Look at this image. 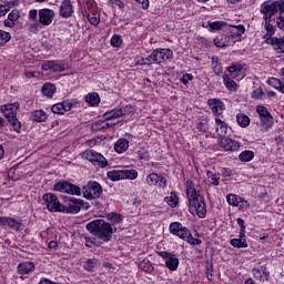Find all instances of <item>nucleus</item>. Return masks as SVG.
<instances>
[{"instance_id": "f257e3e1", "label": "nucleus", "mask_w": 284, "mask_h": 284, "mask_svg": "<svg viewBox=\"0 0 284 284\" xmlns=\"http://www.w3.org/2000/svg\"><path fill=\"white\" fill-rule=\"evenodd\" d=\"M87 230L99 239V241H103V243H110L112 241V235L116 231V227H112L111 223L105 222V220H93L87 224Z\"/></svg>"}, {"instance_id": "f03ea898", "label": "nucleus", "mask_w": 284, "mask_h": 284, "mask_svg": "<svg viewBox=\"0 0 284 284\" xmlns=\"http://www.w3.org/2000/svg\"><path fill=\"white\" fill-rule=\"evenodd\" d=\"M186 196L191 214L195 212L199 219H205V216H207V207L205 206V199H203V195H201L196 189L187 186Z\"/></svg>"}, {"instance_id": "7ed1b4c3", "label": "nucleus", "mask_w": 284, "mask_h": 284, "mask_svg": "<svg viewBox=\"0 0 284 284\" xmlns=\"http://www.w3.org/2000/svg\"><path fill=\"white\" fill-rule=\"evenodd\" d=\"M169 232L173 234V236H178L182 241H186L190 245H201V240L192 236V233L187 227L183 226L181 222H173L169 226Z\"/></svg>"}, {"instance_id": "20e7f679", "label": "nucleus", "mask_w": 284, "mask_h": 284, "mask_svg": "<svg viewBox=\"0 0 284 284\" xmlns=\"http://www.w3.org/2000/svg\"><path fill=\"white\" fill-rule=\"evenodd\" d=\"M62 201L64 204H62L61 212L63 214H79L81 210H88L90 206L88 205V202H84L81 199L71 197L68 195L62 196Z\"/></svg>"}, {"instance_id": "39448f33", "label": "nucleus", "mask_w": 284, "mask_h": 284, "mask_svg": "<svg viewBox=\"0 0 284 284\" xmlns=\"http://www.w3.org/2000/svg\"><path fill=\"white\" fill-rule=\"evenodd\" d=\"M260 12L263 14L264 20H272V17L278 14V12L284 14V0H267L261 4Z\"/></svg>"}, {"instance_id": "423d86ee", "label": "nucleus", "mask_w": 284, "mask_h": 284, "mask_svg": "<svg viewBox=\"0 0 284 284\" xmlns=\"http://www.w3.org/2000/svg\"><path fill=\"white\" fill-rule=\"evenodd\" d=\"M18 106L14 104H6L0 106V112L4 114L8 123L13 128L14 132H21V122L17 118Z\"/></svg>"}, {"instance_id": "0eeeda50", "label": "nucleus", "mask_w": 284, "mask_h": 284, "mask_svg": "<svg viewBox=\"0 0 284 284\" xmlns=\"http://www.w3.org/2000/svg\"><path fill=\"white\" fill-rule=\"evenodd\" d=\"M106 176L110 181H123V179L134 181L139 176V172L136 170H113L109 171Z\"/></svg>"}, {"instance_id": "6e6552de", "label": "nucleus", "mask_w": 284, "mask_h": 284, "mask_svg": "<svg viewBox=\"0 0 284 284\" xmlns=\"http://www.w3.org/2000/svg\"><path fill=\"white\" fill-rule=\"evenodd\" d=\"M82 194L84 199L93 201L94 199H100L103 194V187L99 182H89L87 186H83Z\"/></svg>"}, {"instance_id": "1a4fd4ad", "label": "nucleus", "mask_w": 284, "mask_h": 284, "mask_svg": "<svg viewBox=\"0 0 284 284\" xmlns=\"http://www.w3.org/2000/svg\"><path fill=\"white\" fill-rule=\"evenodd\" d=\"M82 159L90 161L93 165H99L100 168H108V160L99 152L94 150H85L82 152Z\"/></svg>"}, {"instance_id": "9d476101", "label": "nucleus", "mask_w": 284, "mask_h": 284, "mask_svg": "<svg viewBox=\"0 0 284 284\" xmlns=\"http://www.w3.org/2000/svg\"><path fill=\"white\" fill-rule=\"evenodd\" d=\"M42 201H44L49 212H61L63 204L59 202V197L55 194L45 193L42 195Z\"/></svg>"}, {"instance_id": "9b49d317", "label": "nucleus", "mask_w": 284, "mask_h": 284, "mask_svg": "<svg viewBox=\"0 0 284 284\" xmlns=\"http://www.w3.org/2000/svg\"><path fill=\"white\" fill-rule=\"evenodd\" d=\"M38 17L40 26H51L52 21H54V10L40 9Z\"/></svg>"}, {"instance_id": "f8f14e48", "label": "nucleus", "mask_w": 284, "mask_h": 284, "mask_svg": "<svg viewBox=\"0 0 284 284\" xmlns=\"http://www.w3.org/2000/svg\"><path fill=\"white\" fill-rule=\"evenodd\" d=\"M174 52L170 49H155L153 51V58H154V63H163L165 61H169V59H172Z\"/></svg>"}, {"instance_id": "ddd939ff", "label": "nucleus", "mask_w": 284, "mask_h": 284, "mask_svg": "<svg viewBox=\"0 0 284 284\" xmlns=\"http://www.w3.org/2000/svg\"><path fill=\"white\" fill-rule=\"evenodd\" d=\"M73 105L74 103H72V100H64L53 104L51 111L53 114H65V112H70V110H72Z\"/></svg>"}, {"instance_id": "4468645a", "label": "nucleus", "mask_w": 284, "mask_h": 284, "mask_svg": "<svg viewBox=\"0 0 284 284\" xmlns=\"http://www.w3.org/2000/svg\"><path fill=\"white\" fill-rule=\"evenodd\" d=\"M59 14L62 19H70L74 14V7L72 6V1L63 0L60 6Z\"/></svg>"}, {"instance_id": "2eb2a0df", "label": "nucleus", "mask_w": 284, "mask_h": 284, "mask_svg": "<svg viewBox=\"0 0 284 284\" xmlns=\"http://www.w3.org/2000/svg\"><path fill=\"white\" fill-rule=\"evenodd\" d=\"M220 145L226 152H237V150H241V144L237 141H234L230 138H222L220 140Z\"/></svg>"}, {"instance_id": "dca6fc26", "label": "nucleus", "mask_w": 284, "mask_h": 284, "mask_svg": "<svg viewBox=\"0 0 284 284\" xmlns=\"http://www.w3.org/2000/svg\"><path fill=\"white\" fill-rule=\"evenodd\" d=\"M42 70H44V72H63L65 67L61 63H57V61H45L42 64Z\"/></svg>"}, {"instance_id": "f3484780", "label": "nucleus", "mask_w": 284, "mask_h": 284, "mask_svg": "<svg viewBox=\"0 0 284 284\" xmlns=\"http://www.w3.org/2000/svg\"><path fill=\"white\" fill-rule=\"evenodd\" d=\"M209 106L211 108L213 114L221 115L223 110H225V104L220 99H210Z\"/></svg>"}, {"instance_id": "a211bd4d", "label": "nucleus", "mask_w": 284, "mask_h": 284, "mask_svg": "<svg viewBox=\"0 0 284 284\" xmlns=\"http://www.w3.org/2000/svg\"><path fill=\"white\" fill-rule=\"evenodd\" d=\"M37 266L34 265V262H21L18 264V273L19 274H30V272H34Z\"/></svg>"}, {"instance_id": "6ab92c4d", "label": "nucleus", "mask_w": 284, "mask_h": 284, "mask_svg": "<svg viewBox=\"0 0 284 284\" xmlns=\"http://www.w3.org/2000/svg\"><path fill=\"white\" fill-rule=\"evenodd\" d=\"M129 148L130 141L126 139H119L114 145V150L118 152V154H123V152H125Z\"/></svg>"}, {"instance_id": "aec40b11", "label": "nucleus", "mask_w": 284, "mask_h": 284, "mask_svg": "<svg viewBox=\"0 0 284 284\" xmlns=\"http://www.w3.org/2000/svg\"><path fill=\"white\" fill-rule=\"evenodd\" d=\"M31 119L32 121H36V123H45L48 114L43 110H37L32 112Z\"/></svg>"}, {"instance_id": "412c9836", "label": "nucleus", "mask_w": 284, "mask_h": 284, "mask_svg": "<svg viewBox=\"0 0 284 284\" xmlns=\"http://www.w3.org/2000/svg\"><path fill=\"white\" fill-rule=\"evenodd\" d=\"M165 266L171 272H176V270H179V257H176L174 254H171L168 261H165Z\"/></svg>"}, {"instance_id": "4be33fe9", "label": "nucleus", "mask_w": 284, "mask_h": 284, "mask_svg": "<svg viewBox=\"0 0 284 284\" xmlns=\"http://www.w3.org/2000/svg\"><path fill=\"white\" fill-rule=\"evenodd\" d=\"M254 278L261 281L263 276H270V271H267V266H257L252 270Z\"/></svg>"}, {"instance_id": "5701e85b", "label": "nucleus", "mask_w": 284, "mask_h": 284, "mask_svg": "<svg viewBox=\"0 0 284 284\" xmlns=\"http://www.w3.org/2000/svg\"><path fill=\"white\" fill-rule=\"evenodd\" d=\"M215 125H216L215 131L219 134V136H225V134H227V123L216 118Z\"/></svg>"}, {"instance_id": "b1692460", "label": "nucleus", "mask_w": 284, "mask_h": 284, "mask_svg": "<svg viewBox=\"0 0 284 284\" xmlns=\"http://www.w3.org/2000/svg\"><path fill=\"white\" fill-rule=\"evenodd\" d=\"M214 45L216 48H227L230 45V38L225 34H220L214 39Z\"/></svg>"}, {"instance_id": "393cba45", "label": "nucleus", "mask_w": 284, "mask_h": 284, "mask_svg": "<svg viewBox=\"0 0 284 284\" xmlns=\"http://www.w3.org/2000/svg\"><path fill=\"white\" fill-rule=\"evenodd\" d=\"M41 92L44 97H48L49 99H52L54 95V92H57V87L52 83H44Z\"/></svg>"}, {"instance_id": "a878e982", "label": "nucleus", "mask_w": 284, "mask_h": 284, "mask_svg": "<svg viewBox=\"0 0 284 284\" xmlns=\"http://www.w3.org/2000/svg\"><path fill=\"white\" fill-rule=\"evenodd\" d=\"M112 125H116V123L110 124L105 121H98L92 124L93 132H101V130H108L109 128H112Z\"/></svg>"}, {"instance_id": "bb28decb", "label": "nucleus", "mask_w": 284, "mask_h": 284, "mask_svg": "<svg viewBox=\"0 0 284 284\" xmlns=\"http://www.w3.org/2000/svg\"><path fill=\"white\" fill-rule=\"evenodd\" d=\"M164 201L169 206L176 207L179 205V193L176 191L171 192L170 196H166Z\"/></svg>"}, {"instance_id": "cd10ccee", "label": "nucleus", "mask_w": 284, "mask_h": 284, "mask_svg": "<svg viewBox=\"0 0 284 284\" xmlns=\"http://www.w3.org/2000/svg\"><path fill=\"white\" fill-rule=\"evenodd\" d=\"M85 101L87 103H89V105H92L94 108L99 105V103H101V98L99 97V93L93 92V93H89L85 97Z\"/></svg>"}, {"instance_id": "c85d7f7f", "label": "nucleus", "mask_w": 284, "mask_h": 284, "mask_svg": "<svg viewBox=\"0 0 284 284\" xmlns=\"http://www.w3.org/2000/svg\"><path fill=\"white\" fill-rule=\"evenodd\" d=\"M65 194H70L71 196H81V189L79 185L68 182Z\"/></svg>"}, {"instance_id": "c756f323", "label": "nucleus", "mask_w": 284, "mask_h": 284, "mask_svg": "<svg viewBox=\"0 0 284 284\" xmlns=\"http://www.w3.org/2000/svg\"><path fill=\"white\" fill-rule=\"evenodd\" d=\"M261 124L265 130H270L274 125V116H272V113H268V115H264L261 118Z\"/></svg>"}, {"instance_id": "7c9ffc66", "label": "nucleus", "mask_w": 284, "mask_h": 284, "mask_svg": "<svg viewBox=\"0 0 284 284\" xmlns=\"http://www.w3.org/2000/svg\"><path fill=\"white\" fill-rule=\"evenodd\" d=\"M103 116H104L105 121H112L114 119H121L122 115H121L120 109H113L109 112H105L103 114Z\"/></svg>"}, {"instance_id": "2f4dec72", "label": "nucleus", "mask_w": 284, "mask_h": 284, "mask_svg": "<svg viewBox=\"0 0 284 284\" xmlns=\"http://www.w3.org/2000/svg\"><path fill=\"white\" fill-rule=\"evenodd\" d=\"M236 122L241 128H247L250 125V116L245 115V113H239L236 115Z\"/></svg>"}, {"instance_id": "473e14b6", "label": "nucleus", "mask_w": 284, "mask_h": 284, "mask_svg": "<svg viewBox=\"0 0 284 284\" xmlns=\"http://www.w3.org/2000/svg\"><path fill=\"white\" fill-rule=\"evenodd\" d=\"M223 82H224L225 88L227 90H230L231 92L236 90V82L234 80H232V78H230V75L224 74Z\"/></svg>"}, {"instance_id": "72a5a7b5", "label": "nucleus", "mask_w": 284, "mask_h": 284, "mask_svg": "<svg viewBox=\"0 0 284 284\" xmlns=\"http://www.w3.org/2000/svg\"><path fill=\"white\" fill-rule=\"evenodd\" d=\"M53 191L61 192L62 194H65V192L68 191V181L61 180V181L57 182L53 185Z\"/></svg>"}, {"instance_id": "f704fd0d", "label": "nucleus", "mask_w": 284, "mask_h": 284, "mask_svg": "<svg viewBox=\"0 0 284 284\" xmlns=\"http://www.w3.org/2000/svg\"><path fill=\"white\" fill-rule=\"evenodd\" d=\"M226 201H227L229 205H232L233 207H239V205L242 201V197L239 195H235V194H229L226 196Z\"/></svg>"}, {"instance_id": "c9c22d12", "label": "nucleus", "mask_w": 284, "mask_h": 284, "mask_svg": "<svg viewBox=\"0 0 284 284\" xmlns=\"http://www.w3.org/2000/svg\"><path fill=\"white\" fill-rule=\"evenodd\" d=\"M240 161H242L243 163H250V161H252V159H254V153L253 151H243L240 155H239Z\"/></svg>"}, {"instance_id": "e433bc0d", "label": "nucleus", "mask_w": 284, "mask_h": 284, "mask_svg": "<svg viewBox=\"0 0 284 284\" xmlns=\"http://www.w3.org/2000/svg\"><path fill=\"white\" fill-rule=\"evenodd\" d=\"M10 230H16V232H19L21 230V223L12 217H7V224Z\"/></svg>"}, {"instance_id": "4c0bfd02", "label": "nucleus", "mask_w": 284, "mask_h": 284, "mask_svg": "<svg viewBox=\"0 0 284 284\" xmlns=\"http://www.w3.org/2000/svg\"><path fill=\"white\" fill-rule=\"evenodd\" d=\"M212 69L215 74H221L223 72V67H221V62H219V58H212Z\"/></svg>"}, {"instance_id": "58836bf2", "label": "nucleus", "mask_w": 284, "mask_h": 284, "mask_svg": "<svg viewBox=\"0 0 284 284\" xmlns=\"http://www.w3.org/2000/svg\"><path fill=\"white\" fill-rule=\"evenodd\" d=\"M108 220L111 223H114V225H119V223L123 222V216H121V214H119V213H110L108 215Z\"/></svg>"}, {"instance_id": "ea45409f", "label": "nucleus", "mask_w": 284, "mask_h": 284, "mask_svg": "<svg viewBox=\"0 0 284 284\" xmlns=\"http://www.w3.org/2000/svg\"><path fill=\"white\" fill-rule=\"evenodd\" d=\"M231 245L241 250V247H247V241L242 239H232Z\"/></svg>"}, {"instance_id": "a19ab883", "label": "nucleus", "mask_w": 284, "mask_h": 284, "mask_svg": "<svg viewBox=\"0 0 284 284\" xmlns=\"http://www.w3.org/2000/svg\"><path fill=\"white\" fill-rule=\"evenodd\" d=\"M264 28L266 30V37H274V26L272 24V20H264Z\"/></svg>"}, {"instance_id": "79ce46f5", "label": "nucleus", "mask_w": 284, "mask_h": 284, "mask_svg": "<svg viewBox=\"0 0 284 284\" xmlns=\"http://www.w3.org/2000/svg\"><path fill=\"white\" fill-rule=\"evenodd\" d=\"M10 39H12V36L10 34V32L0 30V45H6V43H8Z\"/></svg>"}, {"instance_id": "37998d69", "label": "nucleus", "mask_w": 284, "mask_h": 284, "mask_svg": "<svg viewBox=\"0 0 284 284\" xmlns=\"http://www.w3.org/2000/svg\"><path fill=\"white\" fill-rule=\"evenodd\" d=\"M159 174L156 173H150L146 178L148 185H158L159 184Z\"/></svg>"}, {"instance_id": "c03bdc74", "label": "nucleus", "mask_w": 284, "mask_h": 284, "mask_svg": "<svg viewBox=\"0 0 284 284\" xmlns=\"http://www.w3.org/2000/svg\"><path fill=\"white\" fill-rule=\"evenodd\" d=\"M140 267L144 271V272H154V266L152 265V263H150V260H144L141 264Z\"/></svg>"}, {"instance_id": "a18cd8bd", "label": "nucleus", "mask_w": 284, "mask_h": 284, "mask_svg": "<svg viewBox=\"0 0 284 284\" xmlns=\"http://www.w3.org/2000/svg\"><path fill=\"white\" fill-rule=\"evenodd\" d=\"M123 43V40L121 39V36H116L114 34L112 38H111V45L113 48H121Z\"/></svg>"}, {"instance_id": "49530a36", "label": "nucleus", "mask_w": 284, "mask_h": 284, "mask_svg": "<svg viewBox=\"0 0 284 284\" xmlns=\"http://www.w3.org/2000/svg\"><path fill=\"white\" fill-rule=\"evenodd\" d=\"M136 156L140 161H148L150 159V153L144 149L136 151Z\"/></svg>"}, {"instance_id": "de8ad7c7", "label": "nucleus", "mask_w": 284, "mask_h": 284, "mask_svg": "<svg viewBox=\"0 0 284 284\" xmlns=\"http://www.w3.org/2000/svg\"><path fill=\"white\" fill-rule=\"evenodd\" d=\"M256 112L260 116V119H262L263 116H267L270 115V111H267V108L263 106V105H257L256 106Z\"/></svg>"}, {"instance_id": "09e8293b", "label": "nucleus", "mask_w": 284, "mask_h": 284, "mask_svg": "<svg viewBox=\"0 0 284 284\" xmlns=\"http://www.w3.org/2000/svg\"><path fill=\"white\" fill-rule=\"evenodd\" d=\"M225 26L223 21L209 22L210 30H221Z\"/></svg>"}, {"instance_id": "8fccbe9b", "label": "nucleus", "mask_w": 284, "mask_h": 284, "mask_svg": "<svg viewBox=\"0 0 284 284\" xmlns=\"http://www.w3.org/2000/svg\"><path fill=\"white\" fill-rule=\"evenodd\" d=\"M241 70H243V64H240V63L232 64L231 67L227 68V71L231 74H234V72H241Z\"/></svg>"}, {"instance_id": "3c124183", "label": "nucleus", "mask_w": 284, "mask_h": 284, "mask_svg": "<svg viewBox=\"0 0 284 284\" xmlns=\"http://www.w3.org/2000/svg\"><path fill=\"white\" fill-rule=\"evenodd\" d=\"M95 265H97V260H88L84 264V270H87V272H92Z\"/></svg>"}, {"instance_id": "603ef678", "label": "nucleus", "mask_w": 284, "mask_h": 284, "mask_svg": "<svg viewBox=\"0 0 284 284\" xmlns=\"http://www.w3.org/2000/svg\"><path fill=\"white\" fill-rule=\"evenodd\" d=\"M207 176L211 178V181H212V185H219V174L217 173H212L211 171H207Z\"/></svg>"}, {"instance_id": "864d4df0", "label": "nucleus", "mask_w": 284, "mask_h": 284, "mask_svg": "<svg viewBox=\"0 0 284 284\" xmlns=\"http://www.w3.org/2000/svg\"><path fill=\"white\" fill-rule=\"evenodd\" d=\"M19 10L14 9L9 13L8 19L14 23L16 21H19Z\"/></svg>"}, {"instance_id": "5fc2aeb1", "label": "nucleus", "mask_w": 284, "mask_h": 284, "mask_svg": "<svg viewBox=\"0 0 284 284\" xmlns=\"http://www.w3.org/2000/svg\"><path fill=\"white\" fill-rule=\"evenodd\" d=\"M192 79H194V75H192V73L183 74L181 78V83H183V85H187V83H190Z\"/></svg>"}, {"instance_id": "6e6d98bb", "label": "nucleus", "mask_w": 284, "mask_h": 284, "mask_svg": "<svg viewBox=\"0 0 284 284\" xmlns=\"http://www.w3.org/2000/svg\"><path fill=\"white\" fill-rule=\"evenodd\" d=\"M84 17H87L91 26H97L99 23V18H97V16H90V13H85Z\"/></svg>"}, {"instance_id": "4d7b16f0", "label": "nucleus", "mask_w": 284, "mask_h": 284, "mask_svg": "<svg viewBox=\"0 0 284 284\" xmlns=\"http://www.w3.org/2000/svg\"><path fill=\"white\" fill-rule=\"evenodd\" d=\"M270 85L274 87L275 90H278V88L283 84V82H281V80L276 79V78H272L271 80H268Z\"/></svg>"}, {"instance_id": "13d9d810", "label": "nucleus", "mask_w": 284, "mask_h": 284, "mask_svg": "<svg viewBox=\"0 0 284 284\" xmlns=\"http://www.w3.org/2000/svg\"><path fill=\"white\" fill-rule=\"evenodd\" d=\"M267 41H271L270 43H271V45H277V48H281V45H283L282 44V42H281V38H267L266 39Z\"/></svg>"}, {"instance_id": "bf43d9fd", "label": "nucleus", "mask_w": 284, "mask_h": 284, "mask_svg": "<svg viewBox=\"0 0 284 284\" xmlns=\"http://www.w3.org/2000/svg\"><path fill=\"white\" fill-rule=\"evenodd\" d=\"M121 112V116H125L126 114H131L132 112V105H126L119 109Z\"/></svg>"}, {"instance_id": "052dcab7", "label": "nucleus", "mask_w": 284, "mask_h": 284, "mask_svg": "<svg viewBox=\"0 0 284 284\" xmlns=\"http://www.w3.org/2000/svg\"><path fill=\"white\" fill-rule=\"evenodd\" d=\"M252 99H263V89H255L252 92Z\"/></svg>"}, {"instance_id": "680f3d73", "label": "nucleus", "mask_w": 284, "mask_h": 284, "mask_svg": "<svg viewBox=\"0 0 284 284\" xmlns=\"http://www.w3.org/2000/svg\"><path fill=\"white\" fill-rule=\"evenodd\" d=\"M10 12V7H8L6 3L0 4V17H6Z\"/></svg>"}, {"instance_id": "e2e57ef3", "label": "nucleus", "mask_w": 284, "mask_h": 284, "mask_svg": "<svg viewBox=\"0 0 284 284\" xmlns=\"http://www.w3.org/2000/svg\"><path fill=\"white\" fill-rule=\"evenodd\" d=\"M38 14H39V11H37L36 9L30 10L29 11L30 21H37Z\"/></svg>"}, {"instance_id": "0e129e2a", "label": "nucleus", "mask_w": 284, "mask_h": 284, "mask_svg": "<svg viewBox=\"0 0 284 284\" xmlns=\"http://www.w3.org/2000/svg\"><path fill=\"white\" fill-rule=\"evenodd\" d=\"M144 61L146 62V65H152V63H156L154 62V51L148 58H145Z\"/></svg>"}, {"instance_id": "69168bd1", "label": "nucleus", "mask_w": 284, "mask_h": 284, "mask_svg": "<svg viewBox=\"0 0 284 284\" xmlns=\"http://www.w3.org/2000/svg\"><path fill=\"white\" fill-rule=\"evenodd\" d=\"M235 29L237 30V37H241V34H245V26L239 24L235 26Z\"/></svg>"}, {"instance_id": "338daca9", "label": "nucleus", "mask_w": 284, "mask_h": 284, "mask_svg": "<svg viewBox=\"0 0 284 284\" xmlns=\"http://www.w3.org/2000/svg\"><path fill=\"white\" fill-rule=\"evenodd\" d=\"M3 26L6 28H14V26H17V23H14L12 20H10V18H8L7 20L3 21Z\"/></svg>"}, {"instance_id": "774afa93", "label": "nucleus", "mask_w": 284, "mask_h": 284, "mask_svg": "<svg viewBox=\"0 0 284 284\" xmlns=\"http://www.w3.org/2000/svg\"><path fill=\"white\" fill-rule=\"evenodd\" d=\"M221 174L224 178L232 176V170L224 168V169L221 170Z\"/></svg>"}]
</instances>
